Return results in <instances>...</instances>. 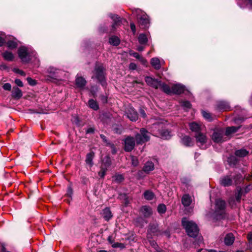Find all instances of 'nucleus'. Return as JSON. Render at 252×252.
Here are the masks:
<instances>
[{
  "instance_id": "49530a36",
  "label": "nucleus",
  "mask_w": 252,
  "mask_h": 252,
  "mask_svg": "<svg viewBox=\"0 0 252 252\" xmlns=\"http://www.w3.org/2000/svg\"><path fill=\"white\" fill-rule=\"evenodd\" d=\"M252 189V184H249L245 188L243 189H241L240 190L244 193L246 194L248 193Z\"/></svg>"
},
{
  "instance_id": "052dcab7",
  "label": "nucleus",
  "mask_w": 252,
  "mask_h": 252,
  "mask_svg": "<svg viewBox=\"0 0 252 252\" xmlns=\"http://www.w3.org/2000/svg\"><path fill=\"white\" fill-rule=\"evenodd\" d=\"M137 68V65L135 63H131L129 65V68L131 70H135Z\"/></svg>"
},
{
  "instance_id": "4c0bfd02",
  "label": "nucleus",
  "mask_w": 252,
  "mask_h": 252,
  "mask_svg": "<svg viewBox=\"0 0 252 252\" xmlns=\"http://www.w3.org/2000/svg\"><path fill=\"white\" fill-rule=\"evenodd\" d=\"M57 70L54 69V68L50 67L48 69V72L49 73V76L52 78H56L58 77V76L57 75Z\"/></svg>"
},
{
  "instance_id": "f03ea898",
  "label": "nucleus",
  "mask_w": 252,
  "mask_h": 252,
  "mask_svg": "<svg viewBox=\"0 0 252 252\" xmlns=\"http://www.w3.org/2000/svg\"><path fill=\"white\" fill-rule=\"evenodd\" d=\"M182 224L185 229L187 234L190 237H196L199 232V229L197 224L192 220H188L184 218L182 220Z\"/></svg>"
},
{
  "instance_id": "bf43d9fd",
  "label": "nucleus",
  "mask_w": 252,
  "mask_h": 252,
  "mask_svg": "<svg viewBox=\"0 0 252 252\" xmlns=\"http://www.w3.org/2000/svg\"><path fill=\"white\" fill-rule=\"evenodd\" d=\"M108 144L110 146V147L111 148V149L112 150V153L113 154H115L116 153V150L114 144H112L111 143H109Z\"/></svg>"
},
{
  "instance_id": "393cba45",
  "label": "nucleus",
  "mask_w": 252,
  "mask_h": 252,
  "mask_svg": "<svg viewBox=\"0 0 252 252\" xmlns=\"http://www.w3.org/2000/svg\"><path fill=\"white\" fill-rule=\"evenodd\" d=\"M217 108L220 110H227L230 108L228 102L224 101H220L217 103Z\"/></svg>"
},
{
  "instance_id": "1a4fd4ad",
  "label": "nucleus",
  "mask_w": 252,
  "mask_h": 252,
  "mask_svg": "<svg viewBox=\"0 0 252 252\" xmlns=\"http://www.w3.org/2000/svg\"><path fill=\"white\" fill-rule=\"evenodd\" d=\"M220 184L223 187H229L233 185V180L230 175H225L220 179Z\"/></svg>"
},
{
  "instance_id": "39448f33",
  "label": "nucleus",
  "mask_w": 252,
  "mask_h": 252,
  "mask_svg": "<svg viewBox=\"0 0 252 252\" xmlns=\"http://www.w3.org/2000/svg\"><path fill=\"white\" fill-rule=\"evenodd\" d=\"M134 138L137 145H142L150 140V133L145 128H141L139 132L135 134Z\"/></svg>"
},
{
  "instance_id": "423d86ee",
  "label": "nucleus",
  "mask_w": 252,
  "mask_h": 252,
  "mask_svg": "<svg viewBox=\"0 0 252 252\" xmlns=\"http://www.w3.org/2000/svg\"><path fill=\"white\" fill-rule=\"evenodd\" d=\"M124 150L126 152H129L133 150L136 140L135 138L131 136H126L123 140Z\"/></svg>"
},
{
  "instance_id": "a211bd4d",
  "label": "nucleus",
  "mask_w": 252,
  "mask_h": 252,
  "mask_svg": "<svg viewBox=\"0 0 252 252\" xmlns=\"http://www.w3.org/2000/svg\"><path fill=\"white\" fill-rule=\"evenodd\" d=\"M101 215L104 219L106 221H109L113 217L112 212L109 207H106L103 209Z\"/></svg>"
},
{
  "instance_id": "37998d69",
  "label": "nucleus",
  "mask_w": 252,
  "mask_h": 252,
  "mask_svg": "<svg viewBox=\"0 0 252 252\" xmlns=\"http://www.w3.org/2000/svg\"><path fill=\"white\" fill-rule=\"evenodd\" d=\"M7 46L10 49H15L17 46V43L14 41L9 40L7 42Z\"/></svg>"
},
{
  "instance_id": "9d476101",
  "label": "nucleus",
  "mask_w": 252,
  "mask_h": 252,
  "mask_svg": "<svg viewBox=\"0 0 252 252\" xmlns=\"http://www.w3.org/2000/svg\"><path fill=\"white\" fill-rule=\"evenodd\" d=\"M197 143H199V146L201 148L207 142V138L206 135L201 132L196 133L195 135Z\"/></svg>"
},
{
  "instance_id": "09e8293b",
  "label": "nucleus",
  "mask_w": 252,
  "mask_h": 252,
  "mask_svg": "<svg viewBox=\"0 0 252 252\" xmlns=\"http://www.w3.org/2000/svg\"><path fill=\"white\" fill-rule=\"evenodd\" d=\"M131 163L134 166H136L138 165L139 162L137 158L134 156L131 157Z\"/></svg>"
},
{
  "instance_id": "5701e85b",
  "label": "nucleus",
  "mask_w": 252,
  "mask_h": 252,
  "mask_svg": "<svg viewBox=\"0 0 252 252\" xmlns=\"http://www.w3.org/2000/svg\"><path fill=\"white\" fill-rule=\"evenodd\" d=\"M140 212L146 218L150 217L152 214L151 208L147 206H142L140 209Z\"/></svg>"
},
{
  "instance_id": "c03bdc74",
  "label": "nucleus",
  "mask_w": 252,
  "mask_h": 252,
  "mask_svg": "<svg viewBox=\"0 0 252 252\" xmlns=\"http://www.w3.org/2000/svg\"><path fill=\"white\" fill-rule=\"evenodd\" d=\"M107 170V169H106V168H104L103 166H101L100 170L98 173V174L99 176V177L101 178H104L106 175V172Z\"/></svg>"
},
{
  "instance_id": "cd10ccee",
  "label": "nucleus",
  "mask_w": 252,
  "mask_h": 252,
  "mask_svg": "<svg viewBox=\"0 0 252 252\" xmlns=\"http://www.w3.org/2000/svg\"><path fill=\"white\" fill-rule=\"evenodd\" d=\"M159 87H161V89L165 93L168 94H172V88H171L168 85L165 83H161L160 81Z\"/></svg>"
},
{
  "instance_id": "4468645a",
  "label": "nucleus",
  "mask_w": 252,
  "mask_h": 252,
  "mask_svg": "<svg viewBox=\"0 0 252 252\" xmlns=\"http://www.w3.org/2000/svg\"><path fill=\"white\" fill-rule=\"evenodd\" d=\"M185 86L181 84H175L172 87V94H180L184 92Z\"/></svg>"
},
{
  "instance_id": "f704fd0d",
  "label": "nucleus",
  "mask_w": 252,
  "mask_h": 252,
  "mask_svg": "<svg viewBox=\"0 0 252 252\" xmlns=\"http://www.w3.org/2000/svg\"><path fill=\"white\" fill-rule=\"evenodd\" d=\"M138 39L139 43L141 44H146L148 41L146 35L142 33L139 34Z\"/></svg>"
},
{
  "instance_id": "864d4df0",
  "label": "nucleus",
  "mask_w": 252,
  "mask_h": 252,
  "mask_svg": "<svg viewBox=\"0 0 252 252\" xmlns=\"http://www.w3.org/2000/svg\"><path fill=\"white\" fill-rule=\"evenodd\" d=\"M2 88L4 90L9 91L11 89V86L10 84L7 83L3 84Z\"/></svg>"
},
{
  "instance_id": "9b49d317",
  "label": "nucleus",
  "mask_w": 252,
  "mask_h": 252,
  "mask_svg": "<svg viewBox=\"0 0 252 252\" xmlns=\"http://www.w3.org/2000/svg\"><path fill=\"white\" fill-rule=\"evenodd\" d=\"M223 136V131L222 130H217L213 133L212 138L214 142L216 143L221 142Z\"/></svg>"
},
{
  "instance_id": "20e7f679",
  "label": "nucleus",
  "mask_w": 252,
  "mask_h": 252,
  "mask_svg": "<svg viewBox=\"0 0 252 252\" xmlns=\"http://www.w3.org/2000/svg\"><path fill=\"white\" fill-rule=\"evenodd\" d=\"M226 207L225 202L220 199L216 200L215 210L212 215L213 219L219 220L223 218Z\"/></svg>"
},
{
  "instance_id": "b1692460",
  "label": "nucleus",
  "mask_w": 252,
  "mask_h": 252,
  "mask_svg": "<svg viewBox=\"0 0 252 252\" xmlns=\"http://www.w3.org/2000/svg\"><path fill=\"white\" fill-rule=\"evenodd\" d=\"M192 202L191 197L188 194H184L182 198V203L185 207L189 206Z\"/></svg>"
},
{
  "instance_id": "aec40b11",
  "label": "nucleus",
  "mask_w": 252,
  "mask_h": 252,
  "mask_svg": "<svg viewBox=\"0 0 252 252\" xmlns=\"http://www.w3.org/2000/svg\"><path fill=\"white\" fill-rule=\"evenodd\" d=\"M94 157V153L93 151L88 153L86 157L85 162L90 167H92L94 165L93 159Z\"/></svg>"
},
{
  "instance_id": "e433bc0d",
  "label": "nucleus",
  "mask_w": 252,
  "mask_h": 252,
  "mask_svg": "<svg viewBox=\"0 0 252 252\" xmlns=\"http://www.w3.org/2000/svg\"><path fill=\"white\" fill-rule=\"evenodd\" d=\"M90 108L94 110H97L99 109V106L97 102L93 99H90L88 102Z\"/></svg>"
},
{
  "instance_id": "e2e57ef3",
  "label": "nucleus",
  "mask_w": 252,
  "mask_h": 252,
  "mask_svg": "<svg viewBox=\"0 0 252 252\" xmlns=\"http://www.w3.org/2000/svg\"><path fill=\"white\" fill-rule=\"evenodd\" d=\"M130 29L132 31L133 33H134L136 32V27L133 23H131L130 24Z\"/></svg>"
},
{
  "instance_id": "4d7b16f0",
  "label": "nucleus",
  "mask_w": 252,
  "mask_h": 252,
  "mask_svg": "<svg viewBox=\"0 0 252 252\" xmlns=\"http://www.w3.org/2000/svg\"><path fill=\"white\" fill-rule=\"evenodd\" d=\"M15 83L19 87H23V83L21 81V80L19 79H16L15 80Z\"/></svg>"
},
{
  "instance_id": "ea45409f",
  "label": "nucleus",
  "mask_w": 252,
  "mask_h": 252,
  "mask_svg": "<svg viewBox=\"0 0 252 252\" xmlns=\"http://www.w3.org/2000/svg\"><path fill=\"white\" fill-rule=\"evenodd\" d=\"M111 162L110 158L109 157H107L103 160V163L101 166H103L104 168H106V169H107V168L109 167L111 165Z\"/></svg>"
},
{
  "instance_id": "69168bd1",
  "label": "nucleus",
  "mask_w": 252,
  "mask_h": 252,
  "mask_svg": "<svg viewBox=\"0 0 252 252\" xmlns=\"http://www.w3.org/2000/svg\"><path fill=\"white\" fill-rule=\"evenodd\" d=\"M16 72H17V73L20 74L22 76H25L26 75V73H25V72H24L22 70H20L19 69H16Z\"/></svg>"
},
{
  "instance_id": "a19ab883",
  "label": "nucleus",
  "mask_w": 252,
  "mask_h": 252,
  "mask_svg": "<svg viewBox=\"0 0 252 252\" xmlns=\"http://www.w3.org/2000/svg\"><path fill=\"white\" fill-rule=\"evenodd\" d=\"M166 211V207L163 204L158 205V211L159 214H164Z\"/></svg>"
},
{
  "instance_id": "f8f14e48",
  "label": "nucleus",
  "mask_w": 252,
  "mask_h": 252,
  "mask_svg": "<svg viewBox=\"0 0 252 252\" xmlns=\"http://www.w3.org/2000/svg\"><path fill=\"white\" fill-rule=\"evenodd\" d=\"M126 117L131 121H136L138 119L137 112L132 108H130L126 111Z\"/></svg>"
},
{
  "instance_id": "a18cd8bd",
  "label": "nucleus",
  "mask_w": 252,
  "mask_h": 252,
  "mask_svg": "<svg viewBox=\"0 0 252 252\" xmlns=\"http://www.w3.org/2000/svg\"><path fill=\"white\" fill-rule=\"evenodd\" d=\"M228 161L231 165H236L238 162V160L235 157L231 156L228 158Z\"/></svg>"
},
{
  "instance_id": "6ab92c4d",
  "label": "nucleus",
  "mask_w": 252,
  "mask_h": 252,
  "mask_svg": "<svg viewBox=\"0 0 252 252\" xmlns=\"http://www.w3.org/2000/svg\"><path fill=\"white\" fill-rule=\"evenodd\" d=\"M87 81L83 77L76 76L75 79V85L77 88H83L86 85Z\"/></svg>"
},
{
  "instance_id": "13d9d810",
  "label": "nucleus",
  "mask_w": 252,
  "mask_h": 252,
  "mask_svg": "<svg viewBox=\"0 0 252 252\" xmlns=\"http://www.w3.org/2000/svg\"><path fill=\"white\" fill-rule=\"evenodd\" d=\"M150 244L151 246H152L154 248H155L157 251L158 250L159 248L157 243L154 241H150Z\"/></svg>"
},
{
  "instance_id": "774afa93",
  "label": "nucleus",
  "mask_w": 252,
  "mask_h": 252,
  "mask_svg": "<svg viewBox=\"0 0 252 252\" xmlns=\"http://www.w3.org/2000/svg\"><path fill=\"white\" fill-rule=\"evenodd\" d=\"M72 194V190L70 188H68L67 189V195L68 197H71Z\"/></svg>"
},
{
  "instance_id": "6e6d98bb",
  "label": "nucleus",
  "mask_w": 252,
  "mask_h": 252,
  "mask_svg": "<svg viewBox=\"0 0 252 252\" xmlns=\"http://www.w3.org/2000/svg\"><path fill=\"white\" fill-rule=\"evenodd\" d=\"M242 193H244L241 190H239L238 194L236 195V199L237 202H240Z\"/></svg>"
},
{
  "instance_id": "473e14b6",
  "label": "nucleus",
  "mask_w": 252,
  "mask_h": 252,
  "mask_svg": "<svg viewBox=\"0 0 252 252\" xmlns=\"http://www.w3.org/2000/svg\"><path fill=\"white\" fill-rule=\"evenodd\" d=\"M233 179L234 181L235 184L236 185L240 184L244 180V178L241 174L239 173L236 174L233 177Z\"/></svg>"
},
{
  "instance_id": "8fccbe9b",
  "label": "nucleus",
  "mask_w": 252,
  "mask_h": 252,
  "mask_svg": "<svg viewBox=\"0 0 252 252\" xmlns=\"http://www.w3.org/2000/svg\"><path fill=\"white\" fill-rule=\"evenodd\" d=\"M130 55L131 56H132V57L135 58L137 59L140 60L142 61H145V60H144L142 58H141L140 55L136 52L131 53H130Z\"/></svg>"
},
{
  "instance_id": "f3484780",
  "label": "nucleus",
  "mask_w": 252,
  "mask_h": 252,
  "mask_svg": "<svg viewBox=\"0 0 252 252\" xmlns=\"http://www.w3.org/2000/svg\"><path fill=\"white\" fill-rule=\"evenodd\" d=\"M109 16L114 22L112 26L113 28L112 32H114L116 27L121 24V20L120 17L118 15L110 14Z\"/></svg>"
},
{
  "instance_id": "c9c22d12",
  "label": "nucleus",
  "mask_w": 252,
  "mask_h": 252,
  "mask_svg": "<svg viewBox=\"0 0 252 252\" xmlns=\"http://www.w3.org/2000/svg\"><path fill=\"white\" fill-rule=\"evenodd\" d=\"M159 133L162 138L168 139L170 137V132L167 130L162 129L159 130Z\"/></svg>"
},
{
  "instance_id": "c85d7f7f",
  "label": "nucleus",
  "mask_w": 252,
  "mask_h": 252,
  "mask_svg": "<svg viewBox=\"0 0 252 252\" xmlns=\"http://www.w3.org/2000/svg\"><path fill=\"white\" fill-rule=\"evenodd\" d=\"M249 154V152L245 149L238 150L235 151V155L239 158H243L247 156Z\"/></svg>"
},
{
  "instance_id": "bb28decb",
  "label": "nucleus",
  "mask_w": 252,
  "mask_h": 252,
  "mask_svg": "<svg viewBox=\"0 0 252 252\" xmlns=\"http://www.w3.org/2000/svg\"><path fill=\"white\" fill-rule=\"evenodd\" d=\"M241 127V126H229L227 127L225 131V135L228 136L232 133H234L237 132Z\"/></svg>"
},
{
  "instance_id": "603ef678",
  "label": "nucleus",
  "mask_w": 252,
  "mask_h": 252,
  "mask_svg": "<svg viewBox=\"0 0 252 252\" xmlns=\"http://www.w3.org/2000/svg\"><path fill=\"white\" fill-rule=\"evenodd\" d=\"M113 130L116 133L121 134L122 131V128L120 126H116L114 127Z\"/></svg>"
},
{
  "instance_id": "0eeeda50",
  "label": "nucleus",
  "mask_w": 252,
  "mask_h": 252,
  "mask_svg": "<svg viewBox=\"0 0 252 252\" xmlns=\"http://www.w3.org/2000/svg\"><path fill=\"white\" fill-rule=\"evenodd\" d=\"M18 54L19 57L23 63H29L31 60L30 52L26 47L22 46L20 47L18 50Z\"/></svg>"
},
{
  "instance_id": "3c124183",
  "label": "nucleus",
  "mask_w": 252,
  "mask_h": 252,
  "mask_svg": "<svg viewBox=\"0 0 252 252\" xmlns=\"http://www.w3.org/2000/svg\"><path fill=\"white\" fill-rule=\"evenodd\" d=\"M27 80L28 83L31 86H35L36 84V81L35 80L32 79L31 77H28Z\"/></svg>"
},
{
  "instance_id": "4be33fe9",
  "label": "nucleus",
  "mask_w": 252,
  "mask_h": 252,
  "mask_svg": "<svg viewBox=\"0 0 252 252\" xmlns=\"http://www.w3.org/2000/svg\"><path fill=\"white\" fill-rule=\"evenodd\" d=\"M235 240V237L231 233L227 234L224 239V244L227 246H230L233 244Z\"/></svg>"
},
{
  "instance_id": "58836bf2",
  "label": "nucleus",
  "mask_w": 252,
  "mask_h": 252,
  "mask_svg": "<svg viewBox=\"0 0 252 252\" xmlns=\"http://www.w3.org/2000/svg\"><path fill=\"white\" fill-rule=\"evenodd\" d=\"M135 223L137 226L142 227L147 222L142 218H138L135 220Z\"/></svg>"
},
{
  "instance_id": "680f3d73",
  "label": "nucleus",
  "mask_w": 252,
  "mask_h": 252,
  "mask_svg": "<svg viewBox=\"0 0 252 252\" xmlns=\"http://www.w3.org/2000/svg\"><path fill=\"white\" fill-rule=\"evenodd\" d=\"M101 138L103 140V141L106 143L107 145H109L108 143H110L107 139L106 136L103 134H101L100 135Z\"/></svg>"
},
{
  "instance_id": "79ce46f5",
  "label": "nucleus",
  "mask_w": 252,
  "mask_h": 252,
  "mask_svg": "<svg viewBox=\"0 0 252 252\" xmlns=\"http://www.w3.org/2000/svg\"><path fill=\"white\" fill-rule=\"evenodd\" d=\"M202 114L203 117L208 121H212L213 118L212 117L211 114L210 113L205 111H202Z\"/></svg>"
},
{
  "instance_id": "2f4dec72",
  "label": "nucleus",
  "mask_w": 252,
  "mask_h": 252,
  "mask_svg": "<svg viewBox=\"0 0 252 252\" xmlns=\"http://www.w3.org/2000/svg\"><path fill=\"white\" fill-rule=\"evenodd\" d=\"M189 128L190 130L192 131H194L198 133L200 132V126L196 123H192L189 124Z\"/></svg>"
},
{
  "instance_id": "338daca9",
  "label": "nucleus",
  "mask_w": 252,
  "mask_h": 252,
  "mask_svg": "<svg viewBox=\"0 0 252 252\" xmlns=\"http://www.w3.org/2000/svg\"><path fill=\"white\" fill-rule=\"evenodd\" d=\"M139 113H140L141 116L143 118H145L146 117V113H145V111L143 109H140V110H139Z\"/></svg>"
},
{
  "instance_id": "5fc2aeb1",
  "label": "nucleus",
  "mask_w": 252,
  "mask_h": 252,
  "mask_svg": "<svg viewBox=\"0 0 252 252\" xmlns=\"http://www.w3.org/2000/svg\"><path fill=\"white\" fill-rule=\"evenodd\" d=\"M182 106L187 108H189L191 107V104L189 101H185L182 103Z\"/></svg>"
},
{
  "instance_id": "2eb2a0df",
  "label": "nucleus",
  "mask_w": 252,
  "mask_h": 252,
  "mask_svg": "<svg viewBox=\"0 0 252 252\" xmlns=\"http://www.w3.org/2000/svg\"><path fill=\"white\" fill-rule=\"evenodd\" d=\"M148 231L156 235L162 234V232L159 230L158 225L157 223L150 224L149 225Z\"/></svg>"
},
{
  "instance_id": "de8ad7c7",
  "label": "nucleus",
  "mask_w": 252,
  "mask_h": 252,
  "mask_svg": "<svg viewBox=\"0 0 252 252\" xmlns=\"http://www.w3.org/2000/svg\"><path fill=\"white\" fill-rule=\"evenodd\" d=\"M114 178L117 183H120L124 180L123 176L120 174L115 175Z\"/></svg>"
},
{
  "instance_id": "ddd939ff",
  "label": "nucleus",
  "mask_w": 252,
  "mask_h": 252,
  "mask_svg": "<svg viewBox=\"0 0 252 252\" xmlns=\"http://www.w3.org/2000/svg\"><path fill=\"white\" fill-rule=\"evenodd\" d=\"M155 169V165L152 161L148 160L146 161L143 167L142 170L146 174H149L151 171Z\"/></svg>"
},
{
  "instance_id": "a878e982",
  "label": "nucleus",
  "mask_w": 252,
  "mask_h": 252,
  "mask_svg": "<svg viewBox=\"0 0 252 252\" xmlns=\"http://www.w3.org/2000/svg\"><path fill=\"white\" fill-rule=\"evenodd\" d=\"M151 64L155 69L158 70L161 68L159 60L158 58H153L151 60Z\"/></svg>"
},
{
  "instance_id": "7c9ffc66",
  "label": "nucleus",
  "mask_w": 252,
  "mask_h": 252,
  "mask_svg": "<svg viewBox=\"0 0 252 252\" xmlns=\"http://www.w3.org/2000/svg\"><path fill=\"white\" fill-rule=\"evenodd\" d=\"M109 42L113 46H117L120 44V40L117 36H112V37H110Z\"/></svg>"
},
{
  "instance_id": "6e6552de",
  "label": "nucleus",
  "mask_w": 252,
  "mask_h": 252,
  "mask_svg": "<svg viewBox=\"0 0 252 252\" xmlns=\"http://www.w3.org/2000/svg\"><path fill=\"white\" fill-rule=\"evenodd\" d=\"M145 81L148 85L154 88L158 89L159 87L160 81L151 77H145Z\"/></svg>"
},
{
  "instance_id": "72a5a7b5",
  "label": "nucleus",
  "mask_w": 252,
  "mask_h": 252,
  "mask_svg": "<svg viewBox=\"0 0 252 252\" xmlns=\"http://www.w3.org/2000/svg\"><path fill=\"white\" fill-rule=\"evenodd\" d=\"M143 195L144 198L148 200H151L154 197V193L150 190L145 191L143 193Z\"/></svg>"
},
{
  "instance_id": "f257e3e1",
  "label": "nucleus",
  "mask_w": 252,
  "mask_h": 252,
  "mask_svg": "<svg viewBox=\"0 0 252 252\" xmlns=\"http://www.w3.org/2000/svg\"><path fill=\"white\" fill-rule=\"evenodd\" d=\"M105 70L106 69L102 63H96L93 71L94 75L92 76L93 79H96L104 87H106L107 85Z\"/></svg>"
},
{
  "instance_id": "dca6fc26",
  "label": "nucleus",
  "mask_w": 252,
  "mask_h": 252,
  "mask_svg": "<svg viewBox=\"0 0 252 252\" xmlns=\"http://www.w3.org/2000/svg\"><path fill=\"white\" fill-rule=\"evenodd\" d=\"M21 90L17 87H13L11 92V96L15 99H19L22 96Z\"/></svg>"
},
{
  "instance_id": "0e129e2a",
  "label": "nucleus",
  "mask_w": 252,
  "mask_h": 252,
  "mask_svg": "<svg viewBox=\"0 0 252 252\" xmlns=\"http://www.w3.org/2000/svg\"><path fill=\"white\" fill-rule=\"evenodd\" d=\"M94 131V129L93 127H89L88 128L86 131V133H93Z\"/></svg>"
},
{
  "instance_id": "7ed1b4c3",
  "label": "nucleus",
  "mask_w": 252,
  "mask_h": 252,
  "mask_svg": "<svg viewBox=\"0 0 252 252\" xmlns=\"http://www.w3.org/2000/svg\"><path fill=\"white\" fill-rule=\"evenodd\" d=\"M132 14L136 16L138 23L142 28L149 27L150 20L148 16L143 11L139 8H131Z\"/></svg>"
},
{
  "instance_id": "c756f323",
  "label": "nucleus",
  "mask_w": 252,
  "mask_h": 252,
  "mask_svg": "<svg viewBox=\"0 0 252 252\" xmlns=\"http://www.w3.org/2000/svg\"><path fill=\"white\" fill-rule=\"evenodd\" d=\"M2 56L4 60L7 61H12L14 58V56L11 52L5 51L2 54Z\"/></svg>"
},
{
  "instance_id": "412c9836",
  "label": "nucleus",
  "mask_w": 252,
  "mask_h": 252,
  "mask_svg": "<svg viewBox=\"0 0 252 252\" xmlns=\"http://www.w3.org/2000/svg\"><path fill=\"white\" fill-rule=\"evenodd\" d=\"M182 143L187 147H191L194 145V142L189 136L186 135L181 139Z\"/></svg>"
}]
</instances>
